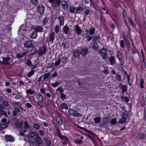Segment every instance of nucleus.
<instances>
[{"mask_svg":"<svg viewBox=\"0 0 146 146\" xmlns=\"http://www.w3.org/2000/svg\"><path fill=\"white\" fill-rule=\"evenodd\" d=\"M31 50H26L23 49H21L18 48L15 49V53L16 55V56L18 58H21L24 56H26L27 53L31 51Z\"/></svg>","mask_w":146,"mask_h":146,"instance_id":"obj_1","label":"nucleus"},{"mask_svg":"<svg viewBox=\"0 0 146 146\" xmlns=\"http://www.w3.org/2000/svg\"><path fill=\"white\" fill-rule=\"evenodd\" d=\"M108 50L106 48L103 47L99 51V53L101 55L102 58L104 60H106L109 57L108 55L107 54Z\"/></svg>","mask_w":146,"mask_h":146,"instance_id":"obj_2","label":"nucleus"},{"mask_svg":"<svg viewBox=\"0 0 146 146\" xmlns=\"http://www.w3.org/2000/svg\"><path fill=\"white\" fill-rule=\"evenodd\" d=\"M31 146H40L42 142V139L40 137H38L33 141L29 142Z\"/></svg>","mask_w":146,"mask_h":146,"instance_id":"obj_3","label":"nucleus"},{"mask_svg":"<svg viewBox=\"0 0 146 146\" xmlns=\"http://www.w3.org/2000/svg\"><path fill=\"white\" fill-rule=\"evenodd\" d=\"M29 135L30 136L28 138L29 142L35 140L36 139H37L38 137H40L38 134L36 133L35 132L31 131L29 132Z\"/></svg>","mask_w":146,"mask_h":146,"instance_id":"obj_4","label":"nucleus"},{"mask_svg":"<svg viewBox=\"0 0 146 146\" xmlns=\"http://www.w3.org/2000/svg\"><path fill=\"white\" fill-rule=\"evenodd\" d=\"M34 46V44L31 40H27L24 44V48L26 49V50H28V49L29 48H33Z\"/></svg>","mask_w":146,"mask_h":146,"instance_id":"obj_5","label":"nucleus"},{"mask_svg":"<svg viewBox=\"0 0 146 146\" xmlns=\"http://www.w3.org/2000/svg\"><path fill=\"white\" fill-rule=\"evenodd\" d=\"M68 113L70 116H72L75 117L80 116V113H78L77 111L72 108H70L69 109Z\"/></svg>","mask_w":146,"mask_h":146,"instance_id":"obj_6","label":"nucleus"},{"mask_svg":"<svg viewBox=\"0 0 146 146\" xmlns=\"http://www.w3.org/2000/svg\"><path fill=\"white\" fill-rule=\"evenodd\" d=\"M48 1L52 4V6L54 7L59 6L61 3V0H48Z\"/></svg>","mask_w":146,"mask_h":146,"instance_id":"obj_7","label":"nucleus"},{"mask_svg":"<svg viewBox=\"0 0 146 146\" xmlns=\"http://www.w3.org/2000/svg\"><path fill=\"white\" fill-rule=\"evenodd\" d=\"M117 57L120 62V65L123 66L124 64L123 56L122 53L120 51H118L117 52Z\"/></svg>","mask_w":146,"mask_h":146,"instance_id":"obj_8","label":"nucleus"},{"mask_svg":"<svg viewBox=\"0 0 146 146\" xmlns=\"http://www.w3.org/2000/svg\"><path fill=\"white\" fill-rule=\"evenodd\" d=\"M46 48L45 46H42L41 48H40L38 50V54L40 56H43L46 52Z\"/></svg>","mask_w":146,"mask_h":146,"instance_id":"obj_9","label":"nucleus"},{"mask_svg":"<svg viewBox=\"0 0 146 146\" xmlns=\"http://www.w3.org/2000/svg\"><path fill=\"white\" fill-rule=\"evenodd\" d=\"M44 7L42 5H39L37 6V11L40 15H42L44 13Z\"/></svg>","mask_w":146,"mask_h":146,"instance_id":"obj_10","label":"nucleus"},{"mask_svg":"<svg viewBox=\"0 0 146 146\" xmlns=\"http://www.w3.org/2000/svg\"><path fill=\"white\" fill-rule=\"evenodd\" d=\"M41 93L42 94H44L46 97L48 98H50L51 97V94L49 93H46V90L44 88H41L40 89Z\"/></svg>","mask_w":146,"mask_h":146,"instance_id":"obj_11","label":"nucleus"},{"mask_svg":"<svg viewBox=\"0 0 146 146\" xmlns=\"http://www.w3.org/2000/svg\"><path fill=\"white\" fill-rule=\"evenodd\" d=\"M13 119L14 121H15V120H17L16 121L15 123V125L16 127L20 128L22 127L23 125V121H19V119H17V118H13Z\"/></svg>","mask_w":146,"mask_h":146,"instance_id":"obj_12","label":"nucleus"},{"mask_svg":"<svg viewBox=\"0 0 146 146\" xmlns=\"http://www.w3.org/2000/svg\"><path fill=\"white\" fill-rule=\"evenodd\" d=\"M88 50L87 47L82 48L80 49V54L82 56H85L87 55L88 52Z\"/></svg>","mask_w":146,"mask_h":146,"instance_id":"obj_13","label":"nucleus"},{"mask_svg":"<svg viewBox=\"0 0 146 146\" xmlns=\"http://www.w3.org/2000/svg\"><path fill=\"white\" fill-rule=\"evenodd\" d=\"M56 130L58 135L59 138L62 139H68V138L67 137L62 135L60 130L58 128H57Z\"/></svg>","mask_w":146,"mask_h":146,"instance_id":"obj_14","label":"nucleus"},{"mask_svg":"<svg viewBox=\"0 0 146 146\" xmlns=\"http://www.w3.org/2000/svg\"><path fill=\"white\" fill-rule=\"evenodd\" d=\"M75 31L78 35H80L82 32V30L78 25H76L75 26Z\"/></svg>","mask_w":146,"mask_h":146,"instance_id":"obj_15","label":"nucleus"},{"mask_svg":"<svg viewBox=\"0 0 146 146\" xmlns=\"http://www.w3.org/2000/svg\"><path fill=\"white\" fill-rule=\"evenodd\" d=\"M19 132V135L21 136L24 135V133L27 131V129L24 126L21 127Z\"/></svg>","mask_w":146,"mask_h":146,"instance_id":"obj_16","label":"nucleus"},{"mask_svg":"<svg viewBox=\"0 0 146 146\" xmlns=\"http://www.w3.org/2000/svg\"><path fill=\"white\" fill-rule=\"evenodd\" d=\"M146 137V134L144 133H139L137 137V138L139 140H142L145 138Z\"/></svg>","mask_w":146,"mask_h":146,"instance_id":"obj_17","label":"nucleus"},{"mask_svg":"<svg viewBox=\"0 0 146 146\" xmlns=\"http://www.w3.org/2000/svg\"><path fill=\"white\" fill-rule=\"evenodd\" d=\"M109 61L111 65H113L116 63L115 57L113 56H111L109 58Z\"/></svg>","mask_w":146,"mask_h":146,"instance_id":"obj_18","label":"nucleus"},{"mask_svg":"<svg viewBox=\"0 0 146 146\" xmlns=\"http://www.w3.org/2000/svg\"><path fill=\"white\" fill-rule=\"evenodd\" d=\"M73 56L74 57L78 58L80 57V52L78 50H76L73 51Z\"/></svg>","mask_w":146,"mask_h":146,"instance_id":"obj_19","label":"nucleus"},{"mask_svg":"<svg viewBox=\"0 0 146 146\" xmlns=\"http://www.w3.org/2000/svg\"><path fill=\"white\" fill-rule=\"evenodd\" d=\"M58 19L60 25V26L63 25L64 21V17L62 16H60L58 17Z\"/></svg>","mask_w":146,"mask_h":146,"instance_id":"obj_20","label":"nucleus"},{"mask_svg":"<svg viewBox=\"0 0 146 146\" xmlns=\"http://www.w3.org/2000/svg\"><path fill=\"white\" fill-rule=\"evenodd\" d=\"M85 9V8H83V7H76V8L75 13L76 14L80 13L83 11L84 9Z\"/></svg>","mask_w":146,"mask_h":146,"instance_id":"obj_21","label":"nucleus"},{"mask_svg":"<svg viewBox=\"0 0 146 146\" xmlns=\"http://www.w3.org/2000/svg\"><path fill=\"white\" fill-rule=\"evenodd\" d=\"M127 20L130 25L133 27H136V25L134 24V23L131 17H127Z\"/></svg>","mask_w":146,"mask_h":146,"instance_id":"obj_22","label":"nucleus"},{"mask_svg":"<svg viewBox=\"0 0 146 146\" xmlns=\"http://www.w3.org/2000/svg\"><path fill=\"white\" fill-rule=\"evenodd\" d=\"M55 33L54 32H52L50 35L49 42H53L54 40Z\"/></svg>","mask_w":146,"mask_h":146,"instance_id":"obj_23","label":"nucleus"},{"mask_svg":"<svg viewBox=\"0 0 146 146\" xmlns=\"http://www.w3.org/2000/svg\"><path fill=\"white\" fill-rule=\"evenodd\" d=\"M36 99L39 101V102H42L43 100V97L41 94H38L36 95Z\"/></svg>","mask_w":146,"mask_h":146,"instance_id":"obj_24","label":"nucleus"},{"mask_svg":"<svg viewBox=\"0 0 146 146\" xmlns=\"http://www.w3.org/2000/svg\"><path fill=\"white\" fill-rule=\"evenodd\" d=\"M121 85L122 86V92L123 94L124 93L126 92L127 90V85H123L122 84H120L119 85V87H120Z\"/></svg>","mask_w":146,"mask_h":146,"instance_id":"obj_25","label":"nucleus"},{"mask_svg":"<svg viewBox=\"0 0 146 146\" xmlns=\"http://www.w3.org/2000/svg\"><path fill=\"white\" fill-rule=\"evenodd\" d=\"M70 31V29L68 26L65 25L64 26L63 29V31L66 34H68Z\"/></svg>","mask_w":146,"mask_h":146,"instance_id":"obj_26","label":"nucleus"},{"mask_svg":"<svg viewBox=\"0 0 146 146\" xmlns=\"http://www.w3.org/2000/svg\"><path fill=\"white\" fill-rule=\"evenodd\" d=\"M34 29L35 31L37 32H41L43 30L42 27L40 25H37L35 27Z\"/></svg>","mask_w":146,"mask_h":146,"instance_id":"obj_27","label":"nucleus"},{"mask_svg":"<svg viewBox=\"0 0 146 146\" xmlns=\"http://www.w3.org/2000/svg\"><path fill=\"white\" fill-rule=\"evenodd\" d=\"M49 20V18L48 17H45L42 21V25H45L48 23Z\"/></svg>","mask_w":146,"mask_h":146,"instance_id":"obj_28","label":"nucleus"},{"mask_svg":"<svg viewBox=\"0 0 146 146\" xmlns=\"http://www.w3.org/2000/svg\"><path fill=\"white\" fill-rule=\"evenodd\" d=\"M52 100L48 99L47 100V102L48 105L51 106L53 107L55 105V104L53 102V99L52 96Z\"/></svg>","mask_w":146,"mask_h":146,"instance_id":"obj_29","label":"nucleus"},{"mask_svg":"<svg viewBox=\"0 0 146 146\" xmlns=\"http://www.w3.org/2000/svg\"><path fill=\"white\" fill-rule=\"evenodd\" d=\"M35 91L34 90L29 89L26 90V93L27 95L29 94L32 95L34 94Z\"/></svg>","mask_w":146,"mask_h":146,"instance_id":"obj_30","label":"nucleus"},{"mask_svg":"<svg viewBox=\"0 0 146 146\" xmlns=\"http://www.w3.org/2000/svg\"><path fill=\"white\" fill-rule=\"evenodd\" d=\"M37 36V33L35 31H34L32 33L31 35V38L33 39L36 38Z\"/></svg>","mask_w":146,"mask_h":146,"instance_id":"obj_31","label":"nucleus"},{"mask_svg":"<svg viewBox=\"0 0 146 146\" xmlns=\"http://www.w3.org/2000/svg\"><path fill=\"white\" fill-rule=\"evenodd\" d=\"M96 31V29L93 27H92L89 30V33L90 35H93Z\"/></svg>","mask_w":146,"mask_h":146,"instance_id":"obj_32","label":"nucleus"},{"mask_svg":"<svg viewBox=\"0 0 146 146\" xmlns=\"http://www.w3.org/2000/svg\"><path fill=\"white\" fill-rule=\"evenodd\" d=\"M56 120L59 125H62L63 123L62 120L60 117H57L56 118Z\"/></svg>","mask_w":146,"mask_h":146,"instance_id":"obj_33","label":"nucleus"},{"mask_svg":"<svg viewBox=\"0 0 146 146\" xmlns=\"http://www.w3.org/2000/svg\"><path fill=\"white\" fill-rule=\"evenodd\" d=\"M60 107L62 109H65L67 110L68 108V106L65 103H62L60 105Z\"/></svg>","mask_w":146,"mask_h":146,"instance_id":"obj_34","label":"nucleus"},{"mask_svg":"<svg viewBox=\"0 0 146 146\" xmlns=\"http://www.w3.org/2000/svg\"><path fill=\"white\" fill-rule=\"evenodd\" d=\"M60 59V62L64 64H65L67 61V58L65 56L63 57Z\"/></svg>","mask_w":146,"mask_h":146,"instance_id":"obj_35","label":"nucleus"},{"mask_svg":"<svg viewBox=\"0 0 146 146\" xmlns=\"http://www.w3.org/2000/svg\"><path fill=\"white\" fill-rule=\"evenodd\" d=\"M44 141L46 144L48 146H50L51 144V141L47 138L44 139Z\"/></svg>","mask_w":146,"mask_h":146,"instance_id":"obj_36","label":"nucleus"},{"mask_svg":"<svg viewBox=\"0 0 146 146\" xmlns=\"http://www.w3.org/2000/svg\"><path fill=\"white\" fill-rule=\"evenodd\" d=\"M50 74V72H48L47 73L44 74L43 76V80L47 81V80H46L48 78Z\"/></svg>","mask_w":146,"mask_h":146,"instance_id":"obj_37","label":"nucleus"},{"mask_svg":"<svg viewBox=\"0 0 146 146\" xmlns=\"http://www.w3.org/2000/svg\"><path fill=\"white\" fill-rule=\"evenodd\" d=\"M69 10L71 13H75L76 8L73 6H70L69 7Z\"/></svg>","mask_w":146,"mask_h":146,"instance_id":"obj_38","label":"nucleus"},{"mask_svg":"<svg viewBox=\"0 0 146 146\" xmlns=\"http://www.w3.org/2000/svg\"><path fill=\"white\" fill-rule=\"evenodd\" d=\"M127 119L126 117H122L119 120V123L121 124H123L126 122Z\"/></svg>","mask_w":146,"mask_h":146,"instance_id":"obj_39","label":"nucleus"},{"mask_svg":"<svg viewBox=\"0 0 146 146\" xmlns=\"http://www.w3.org/2000/svg\"><path fill=\"white\" fill-rule=\"evenodd\" d=\"M94 120L95 123H98L100 122L101 119L99 117H96L94 119Z\"/></svg>","mask_w":146,"mask_h":146,"instance_id":"obj_40","label":"nucleus"},{"mask_svg":"<svg viewBox=\"0 0 146 146\" xmlns=\"http://www.w3.org/2000/svg\"><path fill=\"white\" fill-rule=\"evenodd\" d=\"M11 105L12 106H17L20 108L22 107L21 105V104L17 102H14L11 104Z\"/></svg>","mask_w":146,"mask_h":146,"instance_id":"obj_41","label":"nucleus"},{"mask_svg":"<svg viewBox=\"0 0 146 146\" xmlns=\"http://www.w3.org/2000/svg\"><path fill=\"white\" fill-rule=\"evenodd\" d=\"M126 48L128 51H129L130 48V45L129 41L125 42Z\"/></svg>","mask_w":146,"mask_h":146,"instance_id":"obj_42","label":"nucleus"},{"mask_svg":"<svg viewBox=\"0 0 146 146\" xmlns=\"http://www.w3.org/2000/svg\"><path fill=\"white\" fill-rule=\"evenodd\" d=\"M110 123L112 125H114L117 123V120L115 118L112 119L110 121Z\"/></svg>","mask_w":146,"mask_h":146,"instance_id":"obj_43","label":"nucleus"},{"mask_svg":"<svg viewBox=\"0 0 146 146\" xmlns=\"http://www.w3.org/2000/svg\"><path fill=\"white\" fill-rule=\"evenodd\" d=\"M98 48V45L96 42H94L93 43V49L94 50H97Z\"/></svg>","mask_w":146,"mask_h":146,"instance_id":"obj_44","label":"nucleus"},{"mask_svg":"<svg viewBox=\"0 0 146 146\" xmlns=\"http://www.w3.org/2000/svg\"><path fill=\"white\" fill-rule=\"evenodd\" d=\"M108 119V117H105L103 119V121L105 124H108L109 122V121Z\"/></svg>","mask_w":146,"mask_h":146,"instance_id":"obj_45","label":"nucleus"},{"mask_svg":"<svg viewBox=\"0 0 146 146\" xmlns=\"http://www.w3.org/2000/svg\"><path fill=\"white\" fill-rule=\"evenodd\" d=\"M10 18L11 19H10V23H13L15 21L14 15H11L10 16Z\"/></svg>","mask_w":146,"mask_h":146,"instance_id":"obj_46","label":"nucleus"},{"mask_svg":"<svg viewBox=\"0 0 146 146\" xmlns=\"http://www.w3.org/2000/svg\"><path fill=\"white\" fill-rule=\"evenodd\" d=\"M17 12L16 9H14V8H11L10 9V14H13Z\"/></svg>","mask_w":146,"mask_h":146,"instance_id":"obj_47","label":"nucleus"},{"mask_svg":"<svg viewBox=\"0 0 146 146\" xmlns=\"http://www.w3.org/2000/svg\"><path fill=\"white\" fill-rule=\"evenodd\" d=\"M34 70H32L27 74V76L28 77H31L32 75L34 74Z\"/></svg>","mask_w":146,"mask_h":146,"instance_id":"obj_48","label":"nucleus"},{"mask_svg":"<svg viewBox=\"0 0 146 146\" xmlns=\"http://www.w3.org/2000/svg\"><path fill=\"white\" fill-rule=\"evenodd\" d=\"M144 84V80L143 78H142L140 81V88H144L143 84Z\"/></svg>","mask_w":146,"mask_h":146,"instance_id":"obj_49","label":"nucleus"},{"mask_svg":"<svg viewBox=\"0 0 146 146\" xmlns=\"http://www.w3.org/2000/svg\"><path fill=\"white\" fill-rule=\"evenodd\" d=\"M9 58L8 57L4 58H3V61L4 63L5 64H8Z\"/></svg>","mask_w":146,"mask_h":146,"instance_id":"obj_50","label":"nucleus"},{"mask_svg":"<svg viewBox=\"0 0 146 146\" xmlns=\"http://www.w3.org/2000/svg\"><path fill=\"white\" fill-rule=\"evenodd\" d=\"M25 62L29 66H30L32 65V63L31 60L29 59H28L27 60L25 61Z\"/></svg>","mask_w":146,"mask_h":146,"instance_id":"obj_51","label":"nucleus"},{"mask_svg":"<svg viewBox=\"0 0 146 146\" xmlns=\"http://www.w3.org/2000/svg\"><path fill=\"white\" fill-rule=\"evenodd\" d=\"M112 3L115 5H116L118 4V3L119 1V0H110Z\"/></svg>","mask_w":146,"mask_h":146,"instance_id":"obj_52","label":"nucleus"},{"mask_svg":"<svg viewBox=\"0 0 146 146\" xmlns=\"http://www.w3.org/2000/svg\"><path fill=\"white\" fill-rule=\"evenodd\" d=\"M66 95L64 94L63 93L60 94V98H61V100L63 101L66 98Z\"/></svg>","mask_w":146,"mask_h":146,"instance_id":"obj_53","label":"nucleus"},{"mask_svg":"<svg viewBox=\"0 0 146 146\" xmlns=\"http://www.w3.org/2000/svg\"><path fill=\"white\" fill-rule=\"evenodd\" d=\"M6 124H0V130L4 129L7 127Z\"/></svg>","mask_w":146,"mask_h":146,"instance_id":"obj_54","label":"nucleus"},{"mask_svg":"<svg viewBox=\"0 0 146 146\" xmlns=\"http://www.w3.org/2000/svg\"><path fill=\"white\" fill-rule=\"evenodd\" d=\"M100 37L99 36L96 35H95L94 36H93V40L94 41V42H96V41L98 40V39H100Z\"/></svg>","mask_w":146,"mask_h":146,"instance_id":"obj_55","label":"nucleus"},{"mask_svg":"<svg viewBox=\"0 0 146 146\" xmlns=\"http://www.w3.org/2000/svg\"><path fill=\"white\" fill-rule=\"evenodd\" d=\"M93 6V7L95 9L98 10L99 9V7L97 4L95 3H94L92 5Z\"/></svg>","mask_w":146,"mask_h":146,"instance_id":"obj_56","label":"nucleus"},{"mask_svg":"<svg viewBox=\"0 0 146 146\" xmlns=\"http://www.w3.org/2000/svg\"><path fill=\"white\" fill-rule=\"evenodd\" d=\"M123 32V33H122L123 38L125 42H126L129 41L128 39L127 38L125 34L124 33V32Z\"/></svg>","mask_w":146,"mask_h":146,"instance_id":"obj_57","label":"nucleus"},{"mask_svg":"<svg viewBox=\"0 0 146 146\" xmlns=\"http://www.w3.org/2000/svg\"><path fill=\"white\" fill-rule=\"evenodd\" d=\"M34 128L36 129H38L40 128V125L38 124L35 123L33 125Z\"/></svg>","mask_w":146,"mask_h":146,"instance_id":"obj_58","label":"nucleus"},{"mask_svg":"<svg viewBox=\"0 0 146 146\" xmlns=\"http://www.w3.org/2000/svg\"><path fill=\"white\" fill-rule=\"evenodd\" d=\"M57 91L60 92V94L63 93L64 92L63 89L61 87H59L56 90Z\"/></svg>","mask_w":146,"mask_h":146,"instance_id":"obj_59","label":"nucleus"},{"mask_svg":"<svg viewBox=\"0 0 146 146\" xmlns=\"http://www.w3.org/2000/svg\"><path fill=\"white\" fill-rule=\"evenodd\" d=\"M129 112L128 111H124V112H123L122 115L124 116L127 117H128Z\"/></svg>","mask_w":146,"mask_h":146,"instance_id":"obj_60","label":"nucleus"},{"mask_svg":"<svg viewBox=\"0 0 146 146\" xmlns=\"http://www.w3.org/2000/svg\"><path fill=\"white\" fill-rule=\"evenodd\" d=\"M141 51L143 58V62H144L145 60V57L144 55V52L142 49H141Z\"/></svg>","mask_w":146,"mask_h":146,"instance_id":"obj_61","label":"nucleus"},{"mask_svg":"<svg viewBox=\"0 0 146 146\" xmlns=\"http://www.w3.org/2000/svg\"><path fill=\"white\" fill-rule=\"evenodd\" d=\"M116 79L118 81L120 82L121 81V75L119 74L117 75Z\"/></svg>","mask_w":146,"mask_h":146,"instance_id":"obj_62","label":"nucleus"},{"mask_svg":"<svg viewBox=\"0 0 146 146\" xmlns=\"http://www.w3.org/2000/svg\"><path fill=\"white\" fill-rule=\"evenodd\" d=\"M31 2L33 4L36 5L38 3V0H31Z\"/></svg>","mask_w":146,"mask_h":146,"instance_id":"obj_63","label":"nucleus"},{"mask_svg":"<svg viewBox=\"0 0 146 146\" xmlns=\"http://www.w3.org/2000/svg\"><path fill=\"white\" fill-rule=\"evenodd\" d=\"M86 37H87V40L88 41H90L92 38V36H90L89 35H86Z\"/></svg>","mask_w":146,"mask_h":146,"instance_id":"obj_64","label":"nucleus"}]
</instances>
